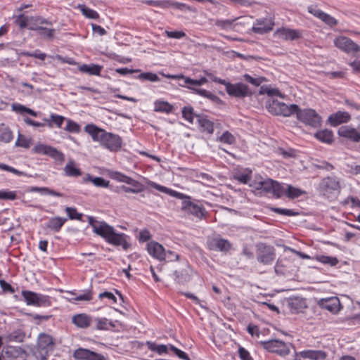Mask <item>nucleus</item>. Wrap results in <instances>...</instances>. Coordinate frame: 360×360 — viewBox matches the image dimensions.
I'll list each match as a JSON object with an SVG mask.
<instances>
[{
    "label": "nucleus",
    "instance_id": "nucleus-47",
    "mask_svg": "<svg viewBox=\"0 0 360 360\" xmlns=\"http://www.w3.org/2000/svg\"><path fill=\"white\" fill-rule=\"evenodd\" d=\"M316 259L322 264H328L330 266H336L339 262L337 257L326 255H317Z\"/></svg>",
    "mask_w": 360,
    "mask_h": 360
},
{
    "label": "nucleus",
    "instance_id": "nucleus-14",
    "mask_svg": "<svg viewBox=\"0 0 360 360\" xmlns=\"http://www.w3.org/2000/svg\"><path fill=\"white\" fill-rule=\"evenodd\" d=\"M338 134L355 143L360 142V131L349 125L340 127L338 130Z\"/></svg>",
    "mask_w": 360,
    "mask_h": 360
},
{
    "label": "nucleus",
    "instance_id": "nucleus-11",
    "mask_svg": "<svg viewBox=\"0 0 360 360\" xmlns=\"http://www.w3.org/2000/svg\"><path fill=\"white\" fill-rule=\"evenodd\" d=\"M181 210L186 213L192 214L194 217L201 219L206 212L202 205H199L191 201V199L183 200L181 203Z\"/></svg>",
    "mask_w": 360,
    "mask_h": 360
},
{
    "label": "nucleus",
    "instance_id": "nucleus-1",
    "mask_svg": "<svg viewBox=\"0 0 360 360\" xmlns=\"http://www.w3.org/2000/svg\"><path fill=\"white\" fill-rule=\"evenodd\" d=\"M96 230V234L104 238L109 244L122 246L124 250H127L130 246L127 240L128 236L123 233H116L114 228L109 224H103V226Z\"/></svg>",
    "mask_w": 360,
    "mask_h": 360
},
{
    "label": "nucleus",
    "instance_id": "nucleus-41",
    "mask_svg": "<svg viewBox=\"0 0 360 360\" xmlns=\"http://www.w3.org/2000/svg\"><path fill=\"white\" fill-rule=\"evenodd\" d=\"M65 120V117L55 114L51 115L50 120L44 118V121L47 122L48 126L50 128L53 127V123H54L58 127L60 128Z\"/></svg>",
    "mask_w": 360,
    "mask_h": 360
},
{
    "label": "nucleus",
    "instance_id": "nucleus-37",
    "mask_svg": "<svg viewBox=\"0 0 360 360\" xmlns=\"http://www.w3.org/2000/svg\"><path fill=\"white\" fill-rule=\"evenodd\" d=\"M13 138L11 130L4 124H0V141L9 143Z\"/></svg>",
    "mask_w": 360,
    "mask_h": 360
},
{
    "label": "nucleus",
    "instance_id": "nucleus-60",
    "mask_svg": "<svg viewBox=\"0 0 360 360\" xmlns=\"http://www.w3.org/2000/svg\"><path fill=\"white\" fill-rule=\"evenodd\" d=\"M65 129L71 133H78L80 131V126L72 120H68Z\"/></svg>",
    "mask_w": 360,
    "mask_h": 360
},
{
    "label": "nucleus",
    "instance_id": "nucleus-2",
    "mask_svg": "<svg viewBox=\"0 0 360 360\" xmlns=\"http://www.w3.org/2000/svg\"><path fill=\"white\" fill-rule=\"evenodd\" d=\"M53 338L46 333H40L37 339L36 355L40 360H46L55 347Z\"/></svg>",
    "mask_w": 360,
    "mask_h": 360
},
{
    "label": "nucleus",
    "instance_id": "nucleus-29",
    "mask_svg": "<svg viewBox=\"0 0 360 360\" xmlns=\"http://www.w3.org/2000/svg\"><path fill=\"white\" fill-rule=\"evenodd\" d=\"M66 221V218L61 217H52L46 224V226L54 232H58Z\"/></svg>",
    "mask_w": 360,
    "mask_h": 360
},
{
    "label": "nucleus",
    "instance_id": "nucleus-19",
    "mask_svg": "<svg viewBox=\"0 0 360 360\" xmlns=\"http://www.w3.org/2000/svg\"><path fill=\"white\" fill-rule=\"evenodd\" d=\"M197 122L200 127V130L208 134H212L214 132V123L209 120L206 115H196Z\"/></svg>",
    "mask_w": 360,
    "mask_h": 360
},
{
    "label": "nucleus",
    "instance_id": "nucleus-20",
    "mask_svg": "<svg viewBox=\"0 0 360 360\" xmlns=\"http://www.w3.org/2000/svg\"><path fill=\"white\" fill-rule=\"evenodd\" d=\"M72 323L77 328H87L92 323V317L84 313L77 314L72 317Z\"/></svg>",
    "mask_w": 360,
    "mask_h": 360
},
{
    "label": "nucleus",
    "instance_id": "nucleus-3",
    "mask_svg": "<svg viewBox=\"0 0 360 360\" xmlns=\"http://www.w3.org/2000/svg\"><path fill=\"white\" fill-rule=\"evenodd\" d=\"M296 117L298 121L313 128H318L321 124V116L311 108L301 109L299 107Z\"/></svg>",
    "mask_w": 360,
    "mask_h": 360
},
{
    "label": "nucleus",
    "instance_id": "nucleus-55",
    "mask_svg": "<svg viewBox=\"0 0 360 360\" xmlns=\"http://www.w3.org/2000/svg\"><path fill=\"white\" fill-rule=\"evenodd\" d=\"M133 188H130L126 186H121L119 189L125 193H138L143 190V186L138 181L137 186H132Z\"/></svg>",
    "mask_w": 360,
    "mask_h": 360
},
{
    "label": "nucleus",
    "instance_id": "nucleus-57",
    "mask_svg": "<svg viewBox=\"0 0 360 360\" xmlns=\"http://www.w3.org/2000/svg\"><path fill=\"white\" fill-rule=\"evenodd\" d=\"M65 211L68 215L69 219L82 220L83 214L82 213L77 212V210L75 207H67L65 208Z\"/></svg>",
    "mask_w": 360,
    "mask_h": 360
},
{
    "label": "nucleus",
    "instance_id": "nucleus-48",
    "mask_svg": "<svg viewBox=\"0 0 360 360\" xmlns=\"http://www.w3.org/2000/svg\"><path fill=\"white\" fill-rule=\"evenodd\" d=\"M305 192L300 188H295L291 185L288 186V188L285 191L286 196L290 199H295L299 198Z\"/></svg>",
    "mask_w": 360,
    "mask_h": 360
},
{
    "label": "nucleus",
    "instance_id": "nucleus-49",
    "mask_svg": "<svg viewBox=\"0 0 360 360\" xmlns=\"http://www.w3.org/2000/svg\"><path fill=\"white\" fill-rule=\"evenodd\" d=\"M92 351L84 348H79L74 352V357L79 360H89Z\"/></svg>",
    "mask_w": 360,
    "mask_h": 360
},
{
    "label": "nucleus",
    "instance_id": "nucleus-59",
    "mask_svg": "<svg viewBox=\"0 0 360 360\" xmlns=\"http://www.w3.org/2000/svg\"><path fill=\"white\" fill-rule=\"evenodd\" d=\"M93 298V292L91 290H84V293L76 296L72 298L75 301H90Z\"/></svg>",
    "mask_w": 360,
    "mask_h": 360
},
{
    "label": "nucleus",
    "instance_id": "nucleus-56",
    "mask_svg": "<svg viewBox=\"0 0 360 360\" xmlns=\"http://www.w3.org/2000/svg\"><path fill=\"white\" fill-rule=\"evenodd\" d=\"M137 78L141 80L150 82H157L160 80L157 74L150 72L141 73L138 75Z\"/></svg>",
    "mask_w": 360,
    "mask_h": 360
},
{
    "label": "nucleus",
    "instance_id": "nucleus-42",
    "mask_svg": "<svg viewBox=\"0 0 360 360\" xmlns=\"http://www.w3.org/2000/svg\"><path fill=\"white\" fill-rule=\"evenodd\" d=\"M173 106L166 101H157L155 102V111L170 113L173 110Z\"/></svg>",
    "mask_w": 360,
    "mask_h": 360
},
{
    "label": "nucleus",
    "instance_id": "nucleus-24",
    "mask_svg": "<svg viewBox=\"0 0 360 360\" xmlns=\"http://www.w3.org/2000/svg\"><path fill=\"white\" fill-rule=\"evenodd\" d=\"M187 88L191 89L193 91V93L200 95L202 97L207 98L214 103L218 105H221L224 103L223 101L219 97H218L217 96H216L215 94H212L209 91L202 89H198L195 86H187Z\"/></svg>",
    "mask_w": 360,
    "mask_h": 360
},
{
    "label": "nucleus",
    "instance_id": "nucleus-25",
    "mask_svg": "<svg viewBox=\"0 0 360 360\" xmlns=\"http://www.w3.org/2000/svg\"><path fill=\"white\" fill-rule=\"evenodd\" d=\"M288 307L291 313L297 314L307 308V304L305 300L296 297L288 300Z\"/></svg>",
    "mask_w": 360,
    "mask_h": 360
},
{
    "label": "nucleus",
    "instance_id": "nucleus-34",
    "mask_svg": "<svg viewBox=\"0 0 360 360\" xmlns=\"http://www.w3.org/2000/svg\"><path fill=\"white\" fill-rule=\"evenodd\" d=\"M111 178L112 179H115L120 182H124L131 186H137L138 185V181L124 175V174H122L118 172H115L112 173Z\"/></svg>",
    "mask_w": 360,
    "mask_h": 360
},
{
    "label": "nucleus",
    "instance_id": "nucleus-9",
    "mask_svg": "<svg viewBox=\"0 0 360 360\" xmlns=\"http://www.w3.org/2000/svg\"><path fill=\"white\" fill-rule=\"evenodd\" d=\"M101 145L110 151H117L122 148V139L117 134L105 131Z\"/></svg>",
    "mask_w": 360,
    "mask_h": 360
},
{
    "label": "nucleus",
    "instance_id": "nucleus-54",
    "mask_svg": "<svg viewBox=\"0 0 360 360\" xmlns=\"http://www.w3.org/2000/svg\"><path fill=\"white\" fill-rule=\"evenodd\" d=\"M219 141L227 144H233L236 142V138L231 132L226 131L219 137Z\"/></svg>",
    "mask_w": 360,
    "mask_h": 360
},
{
    "label": "nucleus",
    "instance_id": "nucleus-63",
    "mask_svg": "<svg viewBox=\"0 0 360 360\" xmlns=\"http://www.w3.org/2000/svg\"><path fill=\"white\" fill-rule=\"evenodd\" d=\"M274 180L267 178L263 180V188L262 192L264 194L271 193Z\"/></svg>",
    "mask_w": 360,
    "mask_h": 360
},
{
    "label": "nucleus",
    "instance_id": "nucleus-53",
    "mask_svg": "<svg viewBox=\"0 0 360 360\" xmlns=\"http://www.w3.org/2000/svg\"><path fill=\"white\" fill-rule=\"evenodd\" d=\"M270 210L278 214L285 215V216H297L299 214V212H295L293 210L290 209H283V208H279V207H271Z\"/></svg>",
    "mask_w": 360,
    "mask_h": 360
},
{
    "label": "nucleus",
    "instance_id": "nucleus-46",
    "mask_svg": "<svg viewBox=\"0 0 360 360\" xmlns=\"http://www.w3.org/2000/svg\"><path fill=\"white\" fill-rule=\"evenodd\" d=\"M30 191L39 192L42 194L51 195L57 196V197L63 196V193H61L60 192H57L54 190L50 189L49 188H47V187H32L30 188Z\"/></svg>",
    "mask_w": 360,
    "mask_h": 360
},
{
    "label": "nucleus",
    "instance_id": "nucleus-43",
    "mask_svg": "<svg viewBox=\"0 0 360 360\" xmlns=\"http://www.w3.org/2000/svg\"><path fill=\"white\" fill-rule=\"evenodd\" d=\"M77 8L81 11L85 17L89 19H98L99 18V14L96 11L86 6L84 4H79Z\"/></svg>",
    "mask_w": 360,
    "mask_h": 360
},
{
    "label": "nucleus",
    "instance_id": "nucleus-52",
    "mask_svg": "<svg viewBox=\"0 0 360 360\" xmlns=\"http://www.w3.org/2000/svg\"><path fill=\"white\" fill-rule=\"evenodd\" d=\"M25 336V335L22 330H17L8 334L7 338L9 341L21 342L23 341Z\"/></svg>",
    "mask_w": 360,
    "mask_h": 360
},
{
    "label": "nucleus",
    "instance_id": "nucleus-32",
    "mask_svg": "<svg viewBox=\"0 0 360 360\" xmlns=\"http://www.w3.org/2000/svg\"><path fill=\"white\" fill-rule=\"evenodd\" d=\"M102 66L97 64H83L79 67L80 72L86 73L89 75H100Z\"/></svg>",
    "mask_w": 360,
    "mask_h": 360
},
{
    "label": "nucleus",
    "instance_id": "nucleus-13",
    "mask_svg": "<svg viewBox=\"0 0 360 360\" xmlns=\"http://www.w3.org/2000/svg\"><path fill=\"white\" fill-rule=\"evenodd\" d=\"M274 22L271 19L258 18L255 20L252 31L256 34H264L273 30Z\"/></svg>",
    "mask_w": 360,
    "mask_h": 360
},
{
    "label": "nucleus",
    "instance_id": "nucleus-8",
    "mask_svg": "<svg viewBox=\"0 0 360 360\" xmlns=\"http://www.w3.org/2000/svg\"><path fill=\"white\" fill-rule=\"evenodd\" d=\"M335 46L347 53L355 54L360 52V46L351 39L346 37H338L334 40Z\"/></svg>",
    "mask_w": 360,
    "mask_h": 360
},
{
    "label": "nucleus",
    "instance_id": "nucleus-16",
    "mask_svg": "<svg viewBox=\"0 0 360 360\" xmlns=\"http://www.w3.org/2000/svg\"><path fill=\"white\" fill-rule=\"evenodd\" d=\"M319 305L333 314L338 313L341 309L340 302L337 297L322 299L319 302Z\"/></svg>",
    "mask_w": 360,
    "mask_h": 360
},
{
    "label": "nucleus",
    "instance_id": "nucleus-51",
    "mask_svg": "<svg viewBox=\"0 0 360 360\" xmlns=\"http://www.w3.org/2000/svg\"><path fill=\"white\" fill-rule=\"evenodd\" d=\"M286 190L283 186L276 181H274L271 194L276 198H281L284 193L285 194Z\"/></svg>",
    "mask_w": 360,
    "mask_h": 360
},
{
    "label": "nucleus",
    "instance_id": "nucleus-31",
    "mask_svg": "<svg viewBox=\"0 0 360 360\" xmlns=\"http://www.w3.org/2000/svg\"><path fill=\"white\" fill-rule=\"evenodd\" d=\"M169 78H180L184 79V83L188 86H201L207 82V79L205 77H201L199 79H193L188 77H185L182 75L178 76L169 75Z\"/></svg>",
    "mask_w": 360,
    "mask_h": 360
},
{
    "label": "nucleus",
    "instance_id": "nucleus-58",
    "mask_svg": "<svg viewBox=\"0 0 360 360\" xmlns=\"http://www.w3.org/2000/svg\"><path fill=\"white\" fill-rule=\"evenodd\" d=\"M17 198L15 191H11L8 190L0 191V200H14Z\"/></svg>",
    "mask_w": 360,
    "mask_h": 360
},
{
    "label": "nucleus",
    "instance_id": "nucleus-15",
    "mask_svg": "<svg viewBox=\"0 0 360 360\" xmlns=\"http://www.w3.org/2000/svg\"><path fill=\"white\" fill-rule=\"evenodd\" d=\"M340 187V183L336 177H326L319 184V188L324 195L331 193L338 190Z\"/></svg>",
    "mask_w": 360,
    "mask_h": 360
},
{
    "label": "nucleus",
    "instance_id": "nucleus-50",
    "mask_svg": "<svg viewBox=\"0 0 360 360\" xmlns=\"http://www.w3.org/2000/svg\"><path fill=\"white\" fill-rule=\"evenodd\" d=\"M86 179L91 181L97 187L107 188L109 186V181H106L102 177H93L88 174Z\"/></svg>",
    "mask_w": 360,
    "mask_h": 360
},
{
    "label": "nucleus",
    "instance_id": "nucleus-6",
    "mask_svg": "<svg viewBox=\"0 0 360 360\" xmlns=\"http://www.w3.org/2000/svg\"><path fill=\"white\" fill-rule=\"evenodd\" d=\"M260 344L264 349L269 352L276 353L280 356H286L290 353V349L287 344L278 340H270L269 341H262Z\"/></svg>",
    "mask_w": 360,
    "mask_h": 360
},
{
    "label": "nucleus",
    "instance_id": "nucleus-5",
    "mask_svg": "<svg viewBox=\"0 0 360 360\" xmlns=\"http://www.w3.org/2000/svg\"><path fill=\"white\" fill-rule=\"evenodd\" d=\"M256 256L259 263L270 264L276 257L275 249L271 245H268L265 243H259L257 245Z\"/></svg>",
    "mask_w": 360,
    "mask_h": 360
},
{
    "label": "nucleus",
    "instance_id": "nucleus-61",
    "mask_svg": "<svg viewBox=\"0 0 360 360\" xmlns=\"http://www.w3.org/2000/svg\"><path fill=\"white\" fill-rule=\"evenodd\" d=\"M235 20H216L214 25L221 29L226 30L231 28Z\"/></svg>",
    "mask_w": 360,
    "mask_h": 360
},
{
    "label": "nucleus",
    "instance_id": "nucleus-22",
    "mask_svg": "<svg viewBox=\"0 0 360 360\" xmlns=\"http://www.w3.org/2000/svg\"><path fill=\"white\" fill-rule=\"evenodd\" d=\"M84 131L88 133L94 141L101 143L105 130L101 129L94 124H89L85 126Z\"/></svg>",
    "mask_w": 360,
    "mask_h": 360
},
{
    "label": "nucleus",
    "instance_id": "nucleus-26",
    "mask_svg": "<svg viewBox=\"0 0 360 360\" xmlns=\"http://www.w3.org/2000/svg\"><path fill=\"white\" fill-rule=\"evenodd\" d=\"M192 271L189 267L181 270H176L173 274L175 281L179 284H186L191 280Z\"/></svg>",
    "mask_w": 360,
    "mask_h": 360
},
{
    "label": "nucleus",
    "instance_id": "nucleus-64",
    "mask_svg": "<svg viewBox=\"0 0 360 360\" xmlns=\"http://www.w3.org/2000/svg\"><path fill=\"white\" fill-rule=\"evenodd\" d=\"M15 22L20 27V28H25L27 26L28 17L25 16L23 13H21L16 17Z\"/></svg>",
    "mask_w": 360,
    "mask_h": 360
},
{
    "label": "nucleus",
    "instance_id": "nucleus-17",
    "mask_svg": "<svg viewBox=\"0 0 360 360\" xmlns=\"http://www.w3.org/2000/svg\"><path fill=\"white\" fill-rule=\"evenodd\" d=\"M301 356L304 359L310 360H323L326 358L327 354L323 350H304L299 353H295V360H300L297 357Z\"/></svg>",
    "mask_w": 360,
    "mask_h": 360
},
{
    "label": "nucleus",
    "instance_id": "nucleus-23",
    "mask_svg": "<svg viewBox=\"0 0 360 360\" xmlns=\"http://www.w3.org/2000/svg\"><path fill=\"white\" fill-rule=\"evenodd\" d=\"M148 185L150 186H151L152 188H155L156 190H158L159 191L167 193V194L170 195L171 196L175 197V198H176L178 199H181L183 200L191 199L190 196H188V195H185L184 193L177 192L176 191H174V190H172L170 188H167L165 186H161L160 184H158L155 182L149 181L148 182Z\"/></svg>",
    "mask_w": 360,
    "mask_h": 360
},
{
    "label": "nucleus",
    "instance_id": "nucleus-38",
    "mask_svg": "<svg viewBox=\"0 0 360 360\" xmlns=\"http://www.w3.org/2000/svg\"><path fill=\"white\" fill-rule=\"evenodd\" d=\"M11 107L13 111L18 112L20 115L27 113L33 117H37L38 115L37 112L20 103H13Z\"/></svg>",
    "mask_w": 360,
    "mask_h": 360
},
{
    "label": "nucleus",
    "instance_id": "nucleus-7",
    "mask_svg": "<svg viewBox=\"0 0 360 360\" xmlns=\"http://www.w3.org/2000/svg\"><path fill=\"white\" fill-rule=\"evenodd\" d=\"M26 351L20 347L8 345L1 352L0 360H25Z\"/></svg>",
    "mask_w": 360,
    "mask_h": 360
},
{
    "label": "nucleus",
    "instance_id": "nucleus-21",
    "mask_svg": "<svg viewBox=\"0 0 360 360\" xmlns=\"http://www.w3.org/2000/svg\"><path fill=\"white\" fill-rule=\"evenodd\" d=\"M147 250L151 256L159 260H164L165 259L164 248L157 242L152 241L148 243L147 245Z\"/></svg>",
    "mask_w": 360,
    "mask_h": 360
},
{
    "label": "nucleus",
    "instance_id": "nucleus-62",
    "mask_svg": "<svg viewBox=\"0 0 360 360\" xmlns=\"http://www.w3.org/2000/svg\"><path fill=\"white\" fill-rule=\"evenodd\" d=\"M15 146L18 147H22L24 148H29L30 146V140L19 134L18 138L15 141Z\"/></svg>",
    "mask_w": 360,
    "mask_h": 360
},
{
    "label": "nucleus",
    "instance_id": "nucleus-27",
    "mask_svg": "<svg viewBox=\"0 0 360 360\" xmlns=\"http://www.w3.org/2000/svg\"><path fill=\"white\" fill-rule=\"evenodd\" d=\"M298 110L299 105L297 104L287 105L281 102L278 116L290 117L292 115H296Z\"/></svg>",
    "mask_w": 360,
    "mask_h": 360
},
{
    "label": "nucleus",
    "instance_id": "nucleus-4",
    "mask_svg": "<svg viewBox=\"0 0 360 360\" xmlns=\"http://www.w3.org/2000/svg\"><path fill=\"white\" fill-rule=\"evenodd\" d=\"M22 295L27 305L41 307H50L51 298L49 295L39 294L30 290H22Z\"/></svg>",
    "mask_w": 360,
    "mask_h": 360
},
{
    "label": "nucleus",
    "instance_id": "nucleus-36",
    "mask_svg": "<svg viewBox=\"0 0 360 360\" xmlns=\"http://www.w3.org/2000/svg\"><path fill=\"white\" fill-rule=\"evenodd\" d=\"M30 30L36 31L40 37L48 39H52L55 32L54 29H49L41 26L30 27Z\"/></svg>",
    "mask_w": 360,
    "mask_h": 360
},
{
    "label": "nucleus",
    "instance_id": "nucleus-45",
    "mask_svg": "<svg viewBox=\"0 0 360 360\" xmlns=\"http://www.w3.org/2000/svg\"><path fill=\"white\" fill-rule=\"evenodd\" d=\"M281 101L278 100H272L266 103V108L268 112L271 113L274 115L278 116V112L280 111V105Z\"/></svg>",
    "mask_w": 360,
    "mask_h": 360
},
{
    "label": "nucleus",
    "instance_id": "nucleus-18",
    "mask_svg": "<svg viewBox=\"0 0 360 360\" xmlns=\"http://www.w3.org/2000/svg\"><path fill=\"white\" fill-rule=\"evenodd\" d=\"M351 120L350 115L345 111H338L331 114L328 117V122L333 127H337L342 123H347Z\"/></svg>",
    "mask_w": 360,
    "mask_h": 360
},
{
    "label": "nucleus",
    "instance_id": "nucleus-28",
    "mask_svg": "<svg viewBox=\"0 0 360 360\" xmlns=\"http://www.w3.org/2000/svg\"><path fill=\"white\" fill-rule=\"evenodd\" d=\"M298 110L299 105L297 104L287 105L281 102L278 116L290 117L292 115H296Z\"/></svg>",
    "mask_w": 360,
    "mask_h": 360
},
{
    "label": "nucleus",
    "instance_id": "nucleus-35",
    "mask_svg": "<svg viewBox=\"0 0 360 360\" xmlns=\"http://www.w3.org/2000/svg\"><path fill=\"white\" fill-rule=\"evenodd\" d=\"M146 345L148 349L160 355L168 353V347L165 345H158L154 342L147 341Z\"/></svg>",
    "mask_w": 360,
    "mask_h": 360
},
{
    "label": "nucleus",
    "instance_id": "nucleus-10",
    "mask_svg": "<svg viewBox=\"0 0 360 360\" xmlns=\"http://www.w3.org/2000/svg\"><path fill=\"white\" fill-rule=\"evenodd\" d=\"M34 151L38 154L49 155L56 161L63 162L65 160L64 154L56 148L44 144H38L34 146Z\"/></svg>",
    "mask_w": 360,
    "mask_h": 360
},
{
    "label": "nucleus",
    "instance_id": "nucleus-33",
    "mask_svg": "<svg viewBox=\"0 0 360 360\" xmlns=\"http://www.w3.org/2000/svg\"><path fill=\"white\" fill-rule=\"evenodd\" d=\"M280 36L285 40H294L301 37V33L295 30L283 28L278 30Z\"/></svg>",
    "mask_w": 360,
    "mask_h": 360
},
{
    "label": "nucleus",
    "instance_id": "nucleus-30",
    "mask_svg": "<svg viewBox=\"0 0 360 360\" xmlns=\"http://www.w3.org/2000/svg\"><path fill=\"white\" fill-rule=\"evenodd\" d=\"M314 136L319 141L328 144L332 143L334 140L333 131L327 129L318 131L315 133Z\"/></svg>",
    "mask_w": 360,
    "mask_h": 360
},
{
    "label": "nucleus",
    "instance_id": "nucleus-44",
    "mask_svg": "<svg viewBox=\"0 0 360 360\" xmlns=\"http://www.w3.org/2000/svg\"><path fill=\"white\" fill-rule=\"evenodd\" d=\"M182 117L189 123L193 124L194 117H196V113L194 112L193 108L191 105L184 106L181 110Z\"/></svg>",
    "mask_w": 360,
    "mask_h": 360
},
{
    "label": "nucleus",
    "instance_id": "nucleus-12",
    "mask_svg": "<svg viewBox=\"0 0 360 360\" xmlns=\"http://www.w3.org/2000/svg\"><path fill=\"white\" fill-rule=\"evenodd\" d=\"M226 91L229 96L236 98H245L248 96V86L243 83L231 84L226 81Z\"/></svg>",
    "mask_w": 360,
    "mask_h": 360
},
{
    "label": "nucleus",
    "instance_id": "nucleus-39",
    "mask_svg": "<svg viewBox=\"0 0 360 360\" xmlns=\"http://www.w3.org/2000/svg\"><path fill=\"white\" fill-rule=\"evenodd\" d=\"M213 249L220 251H228L231 248V244L228 240L223 238L215 239L213 241Z\"/></svg>",
    "mask_w": 360,
    "mask_h": 360
},
{
    "label": "nucleus",
    "instance_id": "nucleus-40",
    "mask_svg": "<svg viewBox=\"0 0 360 360\" xmlns=\"http://www.w3.org/2000/svg\"><path fill=\"white\" fill-rule=\"evenodd\" d=\"M64 172L68 176H79L82 175L80 169L75 167V162L72 160L65 165Z\"/></svg>",
    "mask_w": 360,
    "mask_h": 360
}]
</instances>
